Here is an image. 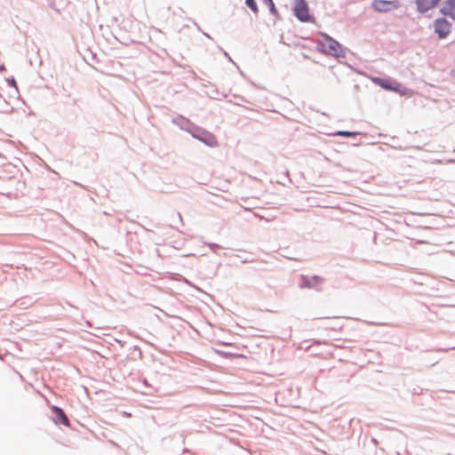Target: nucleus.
I'll use <instances>...</instances> for the list:
<instances>
[{
  "label": "nucleus",
  "mask_w": 455,
  "mask_h": 455,
  "mask_svg": "<svg viewBox=\"0 0 455 455\" xmlns=\"http://www.w3.org/2000/svg\"><path fill=\"white\" fill-rule=\"evenodd\" d=\"M318 46L320 51L325 54H329L335 57L343 56V49L339 43L331 38V36L321 34L318 39Z\"/></svg>",
  "instance_id": "f257e3e1"
},
{
  "label": "nucleus",
  "mask_w": 455,
  "mask_h": 455,
  "mask_svg": "<svg viewBox=\"0 0 455 455\" xmlns=\"http://www.w3.org/2000/svg\"><path fill=\"white\" fill-rule=\"evenodd\" d=\"M293 11L295 16L303 22L312 20V16L309 14V6L306 0H295Z\"/></svg>",
  "instance_id": "f03ea898"
},
{
  "label": "nucleus",
  "mask_w": 455,
  "mask_h": 455,
  "mask_svg": "<svg viewBox=\"0 0 455 455\" xmlns=\"http://www.w3.org/2000/svg\"><path fill=\"white\" fill-rule=\"evenodd\" d=\"M445 17L437 18L434 21L435 33L439 39L446 38L451 31L452 24Z\"/></svg>",
  "instance_id": "7ed1b4c3"
},
{
  "label": "nucleus",
  "mask_w": 455,
  "mask_h": 455,
  "mask_svg": "<svg viewBox=\"0 0 455 455\" xmlns=\"http://www.w3.org/2000/svg\"><path fill=\"white\" fill-rule=\"evenodd\" d=\"M51 411L55 414V418L53 419L55 424H61L68 427H70L69 419L61 408L53 405L51 407Z\"/></svg>",
  "instance_id": "20e7f679"
},
{
  "label": "nucleus",
  "mask_w": 455,
  "mask_h": 455,
  "mask_svg": "<svg viewBox=\"0 0 455 455\" xmlns=\"http://www.w3.org/2000/svg\"><path fill=\"white\" fill-rule=\"evenodd\" d=\"M372 7L377 12H388L396 8L395 2L385 0H374Z\"/></svg>",
  "instance_id": "39448f33"
},
{
  "label": "nucleus",
  "mask_w": 455,
  "mask_h": 455,
  "mask_svg": "<svg viewBox=\"0 0 455 455\" xmlns=\"http://www.w3.org/2000/svg\"><path fill=\"white\" fill-rule=\"evenodd\" d=\"M441 0H416L417 11L425 13L435 7Z\"/></svg>",
  "instance_id": "423d86ee"
},
{
  "label": "nucleus",
  "mask_w": 455,
  "mask_h": 455,
  "mask_svg": "<svg viewBox=\"0 0 455 455\" xmlns=\"http://www.w3.org/2000/svg\"><path fill=\"white\" fill-rule=\"evenodd\" d=\"M439 12L443 16L450 17L455 20V0H445Z\"/></svg>",
  "instance_id": "0eeeda50"
},
{
  "label": "nucleus",
  "mask_w": 455,
  "mask_h": 455,
  "mask_svg": "<svg viewBox=\"0 0 455 455\" xmlns=\"http://www.w3.org/2000/svg\"><path fill=\"white\" fill-rule=\"evenodd\" d=\"M245 3L254 13H258L259 8L255 0H245Z\"/></svg>",
  "instance_id": "6e6552de"
},
{
  "label": "nucleus",
  "mask_w": 455,
  "mask_h": 455,
  "mask_svg": "<svg viewBox=\"0 0 455 455\" xmlns=\"http://www.w3.org/2000/svg\"><path fill=\"white\" fill-rule=\"evenodd\" d=\"M356 132H345V131H339L336 132V135L341 136V137H352L355 136Z\"/></svg>",
  "instance_id": "1a4fd4ad"
},
{
  "label": "nucleus",
  "mask_w": 455,
  "mask_h": 455,
  "mask_svg": "<svg viewBox=\"0 0 455 455\" xmlns=\"http://www.w3.org/2000/svg\"><path fill=\"white\" fill-rule=\"evenodd\" d=\"M265 3L269 6L270 12L274 14L277 12L273 0H265Z\"/></svg>",
  "instance_id": "9d476101"
},
{
  "label": "nucleus",
  "mask_w": 455,
  "mask_h": 455,
  "mask_svg": "<svg viewBox=\"0 0 455 455\" xmlns=\"http://www.w3.org/2000/svg\"><path fill=\"white\" fill-rule=\"evenodd\" d=\"M411 93H412L411 90H409L406 87L402 86V84H400V96L411 95Z\"/></svg>",
  "instance_id": "9b49d317"
},
{
  "label": "nucleus",
  "mask_w": 455,
  "mask_h": 455,
  "mask_svg": "<svg viewBox=\"0 0 455 455\" xmlns=\"http://www.w3.org/2000/svg\"><path fill=\"white\" fill-rule=\"evenodd\" d=\"M208 144H209L210 146H216V145H217V141H216V140H215L214 138H212V139H211V141H210V142H208Z\"/></svg>",
  "instance_id": "f8f14e48"
},
{
  "label": "nucleus",
  "mask_w": 455,
  "mask_h": 455,
  "mask_svg": "<svg viewBox=\"0 0 455 455\" xmlns=\"http://www.w3.org/2000/svg\"><path fill=\"white\" fill-rule=\"evenodd\" d=\"M225 356H235V357H241L242 355H228V354H225L224 355Z\"/></svg>",
  "instance_id": "ddd939ff"
},
{
  "label": "nucleus",
  "mask_w": 455,
  "mask_h": 455,
  "mask_svg": "<svg viewBox=\"0 0 455 455\" xmlns=\"http://www.w3.org/2000/svg\"><path fill=\"white\" fill-rule=\"evenodd\" d=\"M380 84H381V86H383V87H385V88H388V87H387V85H386V84H382V83H381Z\"/></svg>",
  "instance_id": "4468645a"
},
{
  "label": "nucleus",
  "mask_w": 455,
  "mask_h": 455,
  "mask_svg": "<svg viewBox=\"0 0 455 455\" xmlns=\"http://www.w3.org/2000/svg\"><path fill=\"white\" fill-rule=\"evenodd\" d=\"M451 162H453V163H455V159H453V160H451Z\"/></svg>",
  "instance_id": "2eb2a0df"
}]
</instances>
